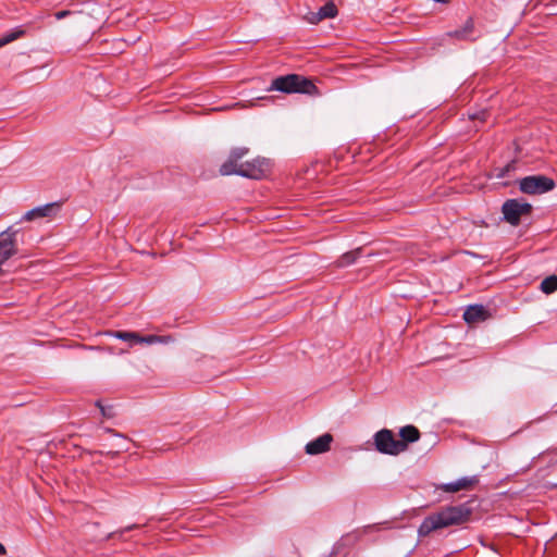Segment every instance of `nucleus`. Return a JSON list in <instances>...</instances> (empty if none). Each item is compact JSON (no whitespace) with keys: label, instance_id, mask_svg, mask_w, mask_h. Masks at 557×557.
Wrapping results in <instances>:
<instances>
[{"label":"nucleus","instance_id":"9d476101","mask_svg":"<svg viewBox=\"0 0 557 557\" xmlns=\"http://www.w3.org/2000/svg\"><path fill=\"white\" fill-rule=\"evenodd\" d=\"M60 202H50L27 211L24 214L23 220L30 222L37 219L52 218L60 211Z\"/></svg>","mask_w":557,"mask_h":557},{"label":"nucleus","instance_id":"aec40b11","mask_svg":"<svg viewBox=\"0 0 557 557\" xmlns=\"http://www.w3.org/2000/svg\"><path fill=\"white\" fill-rule=\"evenodd\" d=\"M76 16L77 15V12L75 11H70V10H62V11H58L55 14H54V17L57 20H61V18H64L65 16Z\"/></svg>","mask_w":557,"mask_h":557},{"label":"nucleus","instance_id":"4be33fe9","mask_svg":"<svg viewBox=\"0 0 557 557\" xmlns=\"http://www.w3.org/2000/svg\"><path fill=\"white\" fill-rule=\"evenodd\" d=\"M486 114H487V112L485 110H483L481 112H478V113H474V114L470 115V119L484 121Z\"/></svg>","mask_w":557,"mask_h":557},{"label":"nucleus","instance_id":"ddd939ff","mask_svg":"<svg viewBox=\"0 0 557 557\" xmlns=\"http://www.w3.org/2000/svg\"><path fill=\"white\" fill-rule=\"evenodd\" d=\"M337 14L336 5L333 2H327L322 5L318 12L309 13L307 17L312 24H315L324 18L334 17Z\"/></svg>","mask_w":557,"mask_h":557},{"label":"nucleus","instance_id":"412c9836","mask_svg":"<svg viewBox=\"0 0 557 557\" xmlns=\"http://www.w3.org/2000/svg\"><path fill=\"white\" fill-rule=\"evenodd\" d=\"M374 528L375 527H373V525H367V527L362 528L361 530L356 531L352 535L358 537L360 535L368 533L369 531L373 530Z\"/></svg>","mask_w":557,"mask_h":557},{"label":"nucleus","instance_id":"2eb2a0df","mask_svg":"<svg viewBox=\"0 0 557 557\" xmlns=\"http://www.w3.org/2000/svg\"><path fill=\"white\" fill-rule=\"evenodd\" d=\"M110 336H113L117 339L127 342L131 346L135 344H139V333L128 332V331H114L107 333Z\"/></svg>","mask_w":557,"mask_h":557},{"label":"nucleus","instance_id":"cd10ccee","mask_svg":"<svg viewBox=\"0 0 557 557\" xmlns=\"http://www.w3.org/2000/svg\"><path fill=\"white\" fill-rule=\"evenodd\" d=\"M97 406L101 408L102 413L104 414L103 407H101L100 403H97Z\"/></svg>","mask_w":557,"mask_h":557},{"label":"nucleus","instance_id":"a211bd4d","mask_svg":"<svg viewBox=\"0 0 557 557\" xmlns=\"http://www.w3.org/2000/svg\"><path fill=\"white\" fill-rule=\"evenodd\" d=\"M360 249L351 250L344 253L337 261L338 267H346L355 262L358 258Z\"/></svg>","mask_w":557,"mask_h":557},{"label":"nucleus","instance_id":"a878e982","mask_svg":"<svg viewBox=\"0 0 557 557\" xmlns=\"http://www.w3.org/2000/svg\"><path fill=\"white\" fill-rule=\"evenodd\" d=\"M8 35H16V36L24 35V30H22V29H17V30H15V32H11V33H9Z\"/></svg>","mask_w":557,"mask_h":557},{"label":"nucleus","instance_id":"39448f33","mask_svg":"<svg viewBox=\"0 0 557 557\" xmlns=\"http://www.w3.org/2000/svg\"><path fill=\"white\" fill-rule=\"evenodd\" d=\"M270 170V162L263 158H255L240 163L238 175L260 180L267 175Z\"/></svg>","mask_w":557,"mask_h":557},{"label":"nucleus","instance_id":"1a4fd4ad","mask_svg":"<svg viewBox=\"0 0 557 557\" xmlns=\"http://www.w3.org/2000/svg\"><path fill=\"white\" fill-rule=\"evenodd\" d=\"M479 484V476H463L454 482L440 485L437 488L446 493H457L460 491H472Z\"/></svg>","mask_w":557,"mask_h":557},{"label":"nucleus","instance_id":"393cba45","mask_svg":"<svg viewBox=\"0 0 557 557\" xmlns=\"http://www.w3.org/2000/svg\"><path fill=\"white\" fill-rule=\"evenodd\" d=\"M544 454H547V455H557V448H550V449H547Z\"/></svg>","mask_w":557,"mask_h":557},{"label":"nucleus","instance_id":"7ed1b4c3","mask_svg":"<svg viewBox=\"0 0 557 557\" xmlns=\"http://www.w3.org/2000/svg\"><path fill=\"white\" fill-rule=\"evenodd\" d=\"M374 446L377 451L385 455L396 456L405 451V445L395 438L391 430L383 429L374 435Z\"/></svg>","mask_w":557,"mask_h":557},{"label":"nucleus","instance_id":"4468645a","mask_svg":"<svg viewBox=\"0 0 557 557\" xmlns=\"http://www.w3.org/2000/svg\"><path fill=\"white\" fill-rule=\"evenodd\" d=\"M399 436L398 441L403 442L405 450H407L409 443H414L420 438V432L414 425H406L399 430Z\"/></svg>","mask_w":557,"mask_h":557},{"label":"nucleus","instance_id":"bb28decb","mask_svg":"<svg viewBox=\"0 0 557 557\" xmlns=\"http://www.w3.org/2000/svg\"><path fill=\"white\" fill-rule=\"evenodd\" d=\"M7 549L5 547L0 543V555H5Z\"/></svg>","mask_w":557,"mask_h":557},{"label":"nucleus","instance_id":"423d86ee","mask_svg":"<svg viewBox=\"0 0 557 557\" xmlns=\"http://www.w3.org/2000/svg\"><path fill=\"white\" fill-rule=\"evenodd\" d=\"M532 206L528 202H520L516 199L507 200L503 205L505 220L511 225H518L522 215L530 214Z\"/></svg>","mask_w":557,"mask_h":557},{"label":"nucleus","instance_id":"20e7f679","mask_svg":"<svg viewBox=\"0 0 557 557\" xmlns=\"http://www.w3.org/2000/svg\"><path fill=\"white\" fill-rule=\"evenodd\" d=\"M520 190L529 195H539L552 190L555 187V183L552 178L536 175L527 176L520 181Z\"/></svg>","mask_w":557,"mask_h":557},{"label":"nucleus","instance_id":"6ab92c4d","mask_svg":"<svg viewBox=\"0 0 557 557\" xmlns=\"http://www.w3.org/2000/svg\"><path fill=\"white\" fill-rule=\"evenodd\" d=\"M474 32H476V27H475L474 21L471 17H469L465 22L461 30H456L454 33H448L447 35H463V34H470V33H474Z\"/></svg>","mask_w":557,"mask_h":557},{"label":"nucleus","instance_id":"5701e85b","mask_svg":"<svg viewBox=\"0 0 557 557\" xmlns=\"http://www.w3.org/2000/svg\"><path fill=\"white\" fill-rule=\"evenodd\" d=\"M125 40L123 38H120L117 39V46L115 47V51L116 52H120L123 50L124 46H125Z\"/></svg>","mask_w":557,"mask_h":557},{"label":"nucleus","instance_id":"6e6552de","mask_svg":"<svg viewBox=\"0 0 557 557\" xmlns=\"http://www.w3.org/2000/svg\"><path fill=\"white\" fill-rule=\"evenodd\" d=\"M15 232L7 230L0 234V274L2 264L16 253Z\"/></svg>","mask_w":557,"mask_h":557},{"label":"nucleus","instance_id":"f257e3e1","mask_svg":"<svg viewBox=\"0 0 557 557\" xmlns=\"http://www.w3.org/2000/svg\"><path fill=\"white\" fill-rule=\"evenodd\" d=\"M471 509L466 505L448 506L442 510L428 516L418 529L420 536H426L431 532L453 527L460 525L469 521L471 517Z\"/></svg>","mask_w":557,"mask_h":557},{"label":"nucleus","instance_id":"9b49d317","mask_svg":"<svg viewBox=\"0 0 557 557\" xmlns=\"http://www.w3.org/2000/svg\"><path fill=\"white\" fill-rule=\"evenodd\" d=\"M332 442L333 436L330 433H325L319 436L318 438L309 442L305 447V451L308 455H319L326 453L330 450Z\"/></svg>","mask_w":557,"mask_h":557},{"label":"nucleus","instance_id":"0eeeda50","mask_svg":"<svg viewBox=\"0 0 557 557\" xmlns=\"http://www.w3.org/2000/svg\"><path fill=\"white\" fill-rule=\"evenodd\" d=\"M248 153L247 148H235L231 151L228 159L221 165L220 174L238 175L240 163H245L244 157Z\"/></svg>","mask_w":557,"mask_h":557},{"label":"nucleus","instance_id":"f03ea898","mask_svg":"<svg viewBox=\"0 0 557 557\" xmlns=\"http://www.w3.org/2000/svg\"><path fill=\"white\" fill-rule=\"evenodd\" d=\"M315 86L309 79L296 74L280 76L273 79L269 90H280L283 92H307L314 90Z\"/></svg>","mask_w":557,"mask_h":557},{"label":"nucleus","instance_id":"f3484780","mask_svg":"<svg viewBox=\"0 0 557 557\" xmlns=\"http://www.w3.org/2000/svg\"><path fill=\"white\" fill-rule=\"evenodd\" d=\"M544 294H552L557 290V275H550L544 278L540 286Z\"/></svg>","mask_w":557,"mask_h":557},{"label":"nucleus","instance_id":"f8f14e48","mask_svg":"<svg viewBox=\"0 0 557 557\" xmlns=\"http://www.w3.org/2000/svg\"><path fill=\"white\" fill-rule=\"evenodd\" d=\"M488 318L490 312L482 305L469 306L463 313V319L469 324L483 322Z\"/></svg>","mask_w":557,"mask_h":557},{"label":"nucleus","instance_id":"dca6fc26","mask_svg":"<svg viewBox=\"0 0 557 557\" xmlns=\"http://www.w3.org/2000/svg\"><path fill=\"white\" fill-rule=\"evenodd\" d=\"M174 339L171 335H147L141 336L139 334V344H170Z\"/></svg>","mask_w":557,"mask_h":557},{"label":"nucleus","instance_id":"b1692460","mask_svg":"<svg viewBox=\"0 0 557 557\" xmlns=\"http://www.w3.org/2000/svg\"><path fill=\"white\" fill-rule=\"evenodd\" d=\"M16 37H4L2 39H0V47H3L4 45H7L8 42H10L11 40L15 39Z\"/></svg>","mask_w":557,"mask_h":557}]
</instances>
